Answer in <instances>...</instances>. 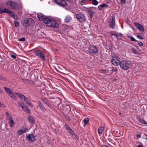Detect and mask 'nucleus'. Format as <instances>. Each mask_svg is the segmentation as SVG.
Segmentation results:
<instances>
[{
    "label": "nucleus",
    "instance_id": "obj_1",
    "mask_svg": "<svg viewBox=\"0 0 147 147\" xmlns=\"http://www.w3.org/2000/svg\"><path fill=\"white\" fill-rule=\"evenodd\" d=\"M43 21L47 26L56 28L58 27V24L56 23L55 21L54 20L45 18L43 19Z\"/></svg>",
    "mask_w": 147,
    "mask_h": 147
},
{
    "label": "nucleus",
    "instance_id": "obj_2",
    "mask_svg": "<svg viewBox=\"0 0 147 147\" xmlns=\"http://www.w3.org/2000/svg\"><path fill=\"white\" fill-rule=\"evenodd\" d=\"M119 65L122 69L127 70L131 66V63L129 61L123 60L120 62Z\"/></svg>",
    "mask_w": 147,
    "mask_h": 147
},
{
    "label": "nucleus",
    "instance_id": "obj_3",
    "mask_svg": "<svg viewBox=\"0 0 147 147\" xmlns=\"http://www.w3.org/2000/svg\"><path fill=\"white\" fill-rule=\"evenodd\" d=\"M34 23V21L32 19L28 18L22 23V24L24 27H26L30 25H32Z\"/></svg>",
    "mask_w": 147,
    "mask_h": 147
},
{
    "label": "nucleus",
    "instance_id": "obj_4",
    "mask_svg": "<svg viewBox=\"0 0 147 147\" xmlns=\"http://www.w3.org/2000/svg\"><path fill=\"white\" fill-rule=\"evenodd\" d=\"M7 120L9 121V125L11 127H13L14 124V121L11 115L8 112L5 113Z\"/></svg>",
    "mask_w": 147,
    "mask_h": 147
},
{
    "label": "nucleus",
    "instance_id": "obj_5",
    "mask_svg": "<svg viewBox=\"0 0 147 147\" xmlns=\"http://www.w3.org/2000/svg\"><path fill=\"white\" fill-rule=\"evenodd\" d=\"M85 25L86 26V28L85 27L84 30L83 29V34L84 35H89L91 34L90 32L89 31L88 28L89 24H87L86 22H83V26Z\"/></svg>",
    "mask_w": 147,
    "mask_h": 147
},
{
    "label": "nucleus",
    "instance_id": "obj_6",
    "mask_svg": "<svg viewBox=\"0 0 147 147\" xmlns=\"http://www.w3.org/2000/svg\"><path fill=\"white\" fill-rule=\"evenodd\" d=\"M111 62L112 64L115 65L117 66L119 65L120 63V59L117 56L113 57L111 59Z\"/></svg>",
    "mask_w": 147,
    "mask_h": 147
},
{
    "label": "nucleus",
    "instance_id": "obj_7",
    "mask_svg": "<svg viewBox=\"0 0 147 147\" xmlns=\"http://www.w3.org/2000/svg\"><path fill=\"white\" fill-rule=\"evenodd\" d=\"M6 4L7 5H9L13 9H18L19 6L15 2L9 1L7 2L6 3Z\"/></svg>",
    "mask_w": 147,
    "mask_h": 147
},
{
    "label": "nucleus",
    "instance_id": "obj_8",
    "mask_svg": "<svg viewBox=\"0 0 147 147\" xmlns=\"http://www.w3.org/2000/svg\"><path fill=\"white\" fill-rule=\"evenodd\" d=\"M34 52L36 56L40 57L43 60H45L46 58L44 54H43L40 50H36Z\"/></svg>",
    "mask_w": 147,
    "mask_h": 147
},
{
    "label": "nucleus",
    "instance_id": "obj_9",
    "mask_svg": "<svg viewBox=\"0 0 147 147\" xmlns=\"http://www.w3.org/2000/svg\"><path fill=\"white\" fill-rule=\"evenodd\" d=\"M55 2L58 5L61 6H66L67 4L65 0H54Z\"/></svg>",
    "mask_w": 147,
    "mask_h": 147
},
{
    "label": "nucleus",
    "instance_id": "obj_10",
    "mask_svg": "<svg viewBox=\"0 0 147 147\" xmlns=\"http://www.w3.org/2000/svg\"><path fill=\"white\" fill-rule=\"evenodd\" d=\"M109 26L110 28L113 29L115 28V24L114 18H113L111 20L109 21Z\"/></svg>",
    "mask_w": 147,
    "mask_h": 147
},
{
    "label": "nucleus",
    "instance_id": "obj_11",
    "mask_svg": "<svg viewBox=\"0 0 147 147\" xmlns=\"http://www.w3.org/2000/svg\"><path fill=\"white\" fill-rule=\"evenodd\" d=\"M89 52L92 53H94L98 52V50L97 47L95 46H91L89 49Z\"/></svg>",
    "mask_w": 147,
    "mask_h": 147
},
{
    "label": "nucleus",
    "instance_id": "obj_12",
    "mask_svg": "<svg viewBox=\"0 0 147 147\" xmlns=\"http://www.w3.org/2000/svg\"><path fill=\"white\" fill-rule=\"evenodd\" d=\"M134 24L136 27L140 30L142 32H144V28L142 24L137 22H134Z\"/></svg>",
    "mask_w": 147,
    "mask_h": 147
},
{
    "label": "nucleus",
    "instance_id": "obj_13",
    "mask_svg": "<svg viewBox=\"0 0 147 147\" xmlns=\"http://www.w3.org/2000/svg\"><path fill=\"white\" fill-rule=\"evenodd\" d=\"M26 138L29 141L31 142H34L35 140V136L32 134L26 135Z\"/></svg>",
    "mask_w": 147,
    "mask_h": 147
},
{
    "label": "nucleus",
    "instance_id": "obj_14",
    "mask_svg": "<svg viewBox=\"0 0 147 147\" xmlns=\"http://www.w3.org/2000/svg\"><path fill=\"white\" fill-rule=\"evenodd\" d=\"M28 131L27 128L23 127H22L20 130H18L17 131V133L18 135H20L22 134L26 133Z\"/></svg>",
    "mask_w": 147,
    "mask_h": 147
},
{
    "label": "nucleus",
    "instance_id": "obj_15",
    "mask_svg": "<svg viewBox=\"0 0 147 147\" xmlns=\"http://www.w3.org/2000/svg\"><path fill=\"white\" fill-rule=\"evenodd\" d=\"M11 11L9 10L8 9L5 8L4 9H2L0 8V13H6L9 14L10 12H11Z\"/></svg>",
    "mask_w": 147,
    "mask_h": 147
},
{
    "label": "nucleus",
    "instance_id": "obj_16",
    "mask_svg": "<svg viewBox=\"0 0 147 147\" xmlns=\"http://www.w3.org/2000/svg\"><path fill=\"white\" fill-rule=\"evenodd\" d=\"M84 11H86L89 14L91 18H92V17L94 13V10L92 9H87L86 10H84Z\"/></svg>",
    "mask_w": 147,
    "mask_h": 147
},
{
    "label": "nucleus",
    "instance_id": "obj_17",
    "mask_svg": "<svg viewBox=\"0 0 147 147\" xmlns=\"http://www.w3.org/2000/svg\"><path fill=\"white\" fill-rule=\"evenodd\" d=\"M41 100L44 102L49 107H50L51 106L50 104L47 100L46 98H41Z\"/></svg>",
    "mask_w": 147,
    "mask_h": 147
},
{
    "label": "nucleus",
    "instance_id": "obj_18",
    "mask_svg": "<svg viewBox=\"0 0 147 147\" xmlns=\"http://www.w3.org/2000/svg\"><path fill=\"white\" fill-rule=\"evenodd\" d=\"M90 121V119L89 118H86L83 120V126L84 127L85 126L88 125Z\"/></svg>",
    "mask_w": 147,
    "mask_h": 147
},
{
    "label": "nucleus",
    "instance_id": "obj_19",
    "mask_svg": "<svg viewBox=\"0 0 147 147\" xmlns=\"http://www.w3.org/2000/svg\"><path fill=\"white\" fill-rule=\"evenodd\" d=\"M38 105L39 107V108L43 112H45L46 111V109L44 107L42 103L40 101L38 102Z\"/></svg>",
    "mask_w": 147,
    "mask_h": 147
},
{
    "label": "nucleus",
    "instance_id": "obj_20",
    "mask_svg": "<svg viewBox=\"0 0 147 147\" xmlns=\"http://www.w3.org/2000/svg\"><path fill=\"white\" fill-rule=\"evenodd\" d=\"M76 17L77 19L81 22H82L83 19L82 18V15L80 13H78L76 15Z\"/></svg>",
    "mask_w": 147,
    "mask_h": 147
},
{
    "label": "nucleus",
    "instance_id": "obj_21",
    "mask_svg": "<svg viewBox=\"0 0 147 147\" xmlns=\"http://www.w3.org/2000/svg\"><path fill=\"white\" fill-rule=\"evenodd\" d=\"M10 12V13L9 14L11 17L13 18L15 20L18 19V18L17 15H16L14 13L12 12L11 11Z\"/></svg>",
    "mask_w": 147,
    "mask_h": 147
},
{
    "label": "nucleus",
    "instance_id": "obj_22",
    "mask_svg": "<svg viewBox=\"0 0 147 147\" xmlns=\"http://www.w3.org/2000/svg\"><path fill=\"white\" fill-rule=\"evenodd\" d=\"M37 16L40 20H42L45 18V16L42 14L39 13L37 15Z\"/></svg>",
    "mask_w": 147,
    "mask_h": 147
},
{
    "label": "nucleus",
    "instance_id": "obj_23",
    "mask_svg": "<svg viewBox=\"0 0 147 147\" xmlns=\"http://www.w3.org/2000/svg\"><path fill=\"white\" fill-rule=\"evenodd\" d=\"M28 120L30 123H35L34 119L32 116H29L28 117Z\"/></svg>",
    "mask_w": 147,
    "mask_h": 147
},
{
    "label": "nucleus",
    "instance_id": "obj_24",
    "mask_svg": "<svg viewBox=\"0 0 147 147\" xmlns=\"http://www.w3.org/2000/svg\"><path fill=\"white\" fill-rule=\"evenodd\" d=\"M5 91L8 94H10L12 92V90L8 88H7L6 87H4Z\"/></svg>",
    "mask_w": 147,
    "mask_h": 147
},
{
    "label": "nucleus",
    "instance_id": "obj_25",
    "mask_svg": "<svg viewBox=\"0 0 147 147\" xmlns=\"http://www.w3.org/2000/svg\"><path fill=\"white\" fill-rule=\"evenodd\" d=\"M15 94L19 98H20L22 100H23L24 98L25 97V96L23 94L18 93H15Z\"/></svg>",
    "mask_w": 147,
    "mask_h": 147
},
{
    "label": "nucleus",
    "instance_id": "obj_26",
    "mask_svg": "<svg viewBox=\"0 0 147 147\" xmlns=\"http://www.w3.org/2000/svg\"><path fill=\"white\" fill-rule=\"evenodd\" d=\"M104 131V128L102 127H100L98 129V133L100 134H102Z\"/></svg>",
    "mask_w": 147,
    "mask_h": 147
},
{
    "label": "nucleus",
    "instance_id": "obj_27",
    "mask_svg": "<svg viewBox=\"0 0 147 147\" xmlns=\"http://www.w3.org/2000/svg\"><path fill=\"white\" fill-rule=\"evenodd\" d=\"M108 6V5L103 4L98 6V8L100 10H102L104 8L107 7Z\"/></svg>",
    "mask_w": 147,
    "mask_h": 147
},
{
    "label": "nucleus",
    "instance_id": "obj_28",
    "mask_svg": "<svg viewBox=\"0 0 147 147\" xmlns=\"http://www.w3.org/2000/svg\"><path fill=\"white\" fill-rule=\"evenodd\" d=\"M22 109L28 113H30V110L28 109V107L27 106H24V107Z\"/></svg>",
    "mask_w": 147,
    "mask_h": 147
},
{
    "label": "nucleus",
    "instance_id": "obj_29",
    "mask_svg": "<svg viewBox=\"0 0 147 147\" xmlns=\"http://www.w3.org/2000/svg\"><path fill=\"white\" fill-rule=\"evenodd\" d=\"M138 121L140 123L145 124H147V122L144 120L139 118L138 119Z\"/></svg>",
    "mask_w": 147,
    "mask_h": 147
},
{
    "label": "nucleus",
    "instance_id": "obj_30",
    "mask_svg": "<svg viewBox=\"0 0 147 147\" xmlns=\"http://www.w3.org/2000/svg\"><path fill=\"white\" fill-rule=\"evenodd\" d=\"M10 96L13 99L16 100V97L14 95L13 92L9 94Z\"/></svg>",
    "mask_w": 147,
    "mask_h": 147
},
{
    "label": "nucleus",
    "instance_id": "obj_31",
    "mask_svg": "<svg viewBox=\"0 0 147 147\" xmlns=\"http://www.w3.org/2000/svg\"><path fill=\"white\" fill-rule=\"evenodd\" d=\"M23 100L28 104L30 102L29 99L26 97L24 98Z\"/></svg>",
    "mask_w": 147,
    "mask_h": 147
},
{
    "label": "nucleus",
    "instance_id": "obj_32",
    "mask_svg": "<svg viewBox=\"0 0 147 147\" xmlns=\"http://www.w3.org/2000/svg\"><path fill=\"white\" fill-rule=\"evenodd\" d=\"M132 50L134 54H138L139 53V51L133 48L132 49Z\"/></svg>",
    "mask_w": 147,
    "mask_h": 147
},
{
    "label": "nucleus",
    "instance_id": "obj_33",
    "mask_svg": "<svg viewBox=\"0 0 147 147\" xmlns=\"http://www.w3.org/2000/svg\"><path fill=\"white\" fill-rule=\"evenodd\" d=\"M70 18L69 16H66L65 18V21L66 22H68L70 20Z\"/></svg>",
    "mask_w": 147,
    "mask_h": 147
},
{
    "label": "nucleus",
    "instance_id": "obj_34",
    "mask_svg": "<svg viewBox=\"0 0 147 147\" xmlns=\"http://www.w3.org/2000/svg\"><path fill=\"white\" fill-rule=\"evenodd\" d=\"M14 24L16 27H17L19 26V23L18 21H14L13 22Z\"/></svg>",
    "mask_w": 147,
    "mask_h": 147
},
{
    "label": "nucleus",
    "instance_id": "obj_35",
    "mask_svg": "<svg viewBox=\"0 0 147 147\" xmlns=\"http://www.w3.org/2000/svg\"><path fill=\"white\" fill-rule=\"evenodd\" d=\"M92 3L94 5H97L98 4V2L96 0H93L92 1Z\"/></svg>",
    "mask_w": 147,
    "mask_h": 147
},
{
    "label": "nucleus",
    "instance_id": "obj_36",
    "mask_svg": "<svg viewBox=\"0 0 147 147\" xmlns=\"http://www.w3.org/2000/svg\"><path fill=\"white\" fill-rule=\"evenodd\" d=\"M128 38H129L130 40L133 41H136V40L132 36H128Z\"/></svg>",
    "mask_w": 147,
    "mask_h": 147
},
{
    "label": "nucleus",
    "instance_id": "obj_37",
    "mask_svg": "<svg viewBox=\"0 0 147 147\" xmlns=\"http://www.w3.org/2000/svg\"><path fill=\"white\" fill-rule=\"evenodd\" d=\"M18 104L19 106L22 107V109H23V108L24 107V106H23V104L22 102H19V103Z\"/></svg>",
    "mask_w": 147,
    "mask_h": 147
},
{
    "label": "nucleus",
    "instance_id": "obj_38",
    "mask_svg": "<svg viewBox=\"0 0 147 147\" xmlns=\"http://www.w3.org/2000/svg\"><path fill=\"white\" fill-rule=\"evenodd\" d=\"M137 37L139 39H143V37L140 35H138L137 36Z\"/></svg>",
    "mask_w": 147,
    "mask_h": 147
},
{
    "label": "nucleus",
    "instance_id": "obj_39",
    "mask_svg": "<svg viewBox=\"0 0 147 147\" xmlns=\"http://www.w3.org/2000/svg\"><path fill=\"white\" fill-rule=\"evenodd\" d=\"M111 35H114L116 37H118L119 36V34H111Z\"/></svg>",
    "mask_w": 147,
    "mask_h": 147
},
{
    "label": "nucleus",
    "instance_id": "obj_40",
    "mask_svg": "<svg viewBox=\"0 0 147 147\" xmlns=\"http://www.w3.org/2000/svg\"><path fill=\"white\" fill-rule=\"evenodd\" d=\"M25 40L24 38H22L19 39V40L20 41H24Z\"/></svg>",
    "mask_w": 147,
    "mask_h": 147
},
{
    "label": "nucleus",
    "instance_id": "obj_41",
    "mask_svg": "<svg viewBox=\"0 0 147 147\" xmlns=\"http://www.w3.org/2000/svg\"><path fill=\"white\" fill-rule=\"evenodd\" d=\"M11 56L12 58L14 59H15L16 58V56L14 55H11Z\"/></svg>",
    "mask_w": 147,
    "mask_h": 147
},
{
    "label": "nucleus",
    "instance_id": "obj_42",
    "mask_svg": "<svg viewBox=\"0 0 147 147\" xmlns=\"http://www.w3.org/2000/svg\"><path fill=\"white\" fill-rule=\"evenodd\" d=\"M65 127L68 130L70 129V127L67 124L65 125Z\"/></svg>",
    "mask_w": 147,
    "mask_h": 147
},
{
    "label": "nucleus",
    "instance_id": "obj_43",
    "mask_svg": "<svg viewBox=\"0 0 147 147\" xmlns=\"http://www.w3.org/2000/svg\"><path fill=\"white\" fill-rule=\"evenodd\" d=\"M138 44L140 46H142L143 45V44L142 42H139Z\"/></svg>",
    "mask_w": 147,
    "mask_h": 147
},
{
    "label": "nucleus",
    "instance_id": "obj_44",
    "mask_svg": "<svg viewBox=\"0 0 147 147\" xmlns=\"http://www.w3.org/2000/svg\"><path fill=\"white\" fill-rule=\"evenodd\" d=\"M29 106L31 107H33L32 104L30 102L28 104Z\"/></svg>",
    "mask_w": 147,
    "mask_h": 147
},
{
    "label": "nucleus",
    "instance_id": "obj_45",
    "mask_svg": "<svg viewBox=\"0 0 147 147\" xmlns=\"http://www.w3.org/2000/svg\"><path fill=\"white\" fill-rule=\"evenodd\" d=\"M68 130L70 133H71V134H73V131L71 129V128L70 129H69V130Z\"/></svg>",
    "mask_w": 147,
    "mask_h": 147
},
{
    "label": "nucleus",
    "instance_id": "obj_46",
    "mask_svg": "<svg viewBox=\"0 0 147 147\" xmlns=\"http://www.w3.org/2000/svg\"><path fill=\"white\" fill-rule=\"evenodd\" d=\"M0 79L3 80H5V78L2 76H0Z\"/></svg>",
    "mask_w": 147,
    "mask_h": 147
},
{
    "label": "nucleus",
    "instance_id": "obj_47",
    "mask_svg": "<svg viewBox=\"0 0 147 147\" xmlns=\"http://www.w3.org/2000/svg\"><path fill=\"white\" fill-rule=\"evenodd\" d=\"M121 2L123 4H124L125 2V0H121Z\"/></svg>",
    "mask_w": 147,
    "mask_h": 147
},
{
    "label": "nucleus",
    "instance_id": "obj_48",
    "mask_svg": "<svg viewBox=\"0 0 147 147\" xmlns=\"http://www.w3.org/2000/svg\"><path fill=\"white\" fill-rule=\"evenodd\" d=\"M113 71H114L115 72L117 71V68H115V69H113Z\"/></svg>",
    "mask_w": 147,
    "mask_h": 147
},
{
    "label": "nucleus",
    "instance_id": "obj_49",
    "mask_svg": "<svg viewBox=\"0 0 147 147\" xmlns=\"http://www.w3.org/2000/svg\"><path fill=\"white\" fill-rule=\"evenodd\" d=\"M136 136L138 138H140L141 137V135L139 134H137Z\"/></svg>",
    "mask_w": 147,
    "mask_h": 147
},
{
    "label": "nucleus",
    "instance_id": "obj_50",
    "mask_svg": "<svg viewBox=\"0 0 147 147\" xmlns=\"http://www.w3.org/2000/svg\"><path fill=\"white\" fill-rule=\"evenodd\" d=\"M138 147H144L142 145H138Z\"/></svg>",
    "mask_w": 147,
    "mask_h": 147
},
{
    "label": "nucleus",
    "instance_id": "obj_51",
    "mask_svg": "<svg viewBox=\"0 0 147 147\" xmlns=\"http://www.w3.org/2000/svg\"><path fill=\"white\" fill-rule=\"evenodd\" d=\"M82 3H83V1H81V3L82 5H83V4H82Z\"/></svg>",
    "mask_w": 147,
    "mask_h": 147
},
{
    "label": "nucleus",
    "instance_id": "obj_52",
    "mask_svg": "<svg viewBox=\"0 0 147 147\" xmlns=\"http://www.w3.org/2000/svg\"><path fill=\"white\" fill-rule=\"evenodd\" d=\"M1 103H0V107H1Z\"/></svg>",
    "mask_w": 147,
    "mask_h": 147
},
{
    "label": "nucleus",
    "instance_id": "obj_53",
    "mask_svg": "<svg viewBox=\"0 0 147 147\" xmlns=\"http://www.w3.org/2000/svg\"><path fill=\"white\" fill-rule=\"evenodd\" d=\"M68 120H69V121H70V119H68Z\"/></svg>",
    "mask_w": 147,
    "mask_h": 147
},
{
    "label": "nucleus",
    "instance_id": "obj_54",
    "mask_svg": "<svg viewBox=\"0 0 147 147\" xmlns=\"http://www.w3.org/2000/svg\"><path fill=\"white\" fill-rule=\"evenodd\" d=\"M146 140H147V138H146Z\"/></svg>",
    "mask_w": 147,
    "mask_h": 147
}]
</instances>
